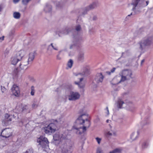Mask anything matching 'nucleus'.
Here are the masks:
<instances>
[{"instance_id":"f257e3e1","label":"nucleus","mask_w":153,"mask_h":153,"mask_svg":"<svg viewBox=\"0 0 153 153\" xmlns=\"http://www.w3.org/2000/svg\"><path fill=\"white\" fill-rule=\"evenodd\" d=\"M24 55V51H20L16 54L11 57L10 59L11 64L13 65H15L18 62L22 60L19 65L20 68L23 70L27 69L28 68V65L31 64L34 58V53H30L27 58H25L22 60Z\"/></svg>"},{"instance_id":"f03ea898","label":"nucleus","mask_w":153,"mask_h":153,"mask_svg":"<svg viewBox=\"0 0 153 153\" xmlns=\"http://www.w3.org/2000/svg\"><path fill=\"white\" fill-rule=\"evenodd\" d=\"M87 109L83 107L79 111V113L82 114L74 123L73 129L77 134H80L86 130V127L82 125L85 122L89 124L90 122L88 120V116L86 114Z\"/></svg>"},{"instance_id":"7ed1b4c3","label":"nucleus","mask_w":153,"mask_h":153,"mask_svg":"<svg viewBox=\"0 0 153 153\" xmlns=\"http://www.w3.org/2000/svg\"><path fill=\"white\" fill-rule=\"evenodd\" d=\"M153 44V35L150 34L142 39L138 43L139 48L141 51L150 47Z\"/></svg>"},{"instance_id":"20e7f679","label":"nucleus","mask_w":153,"mask_h":153,"mask_svg":"<svg viewBox=\"0 0 153 153\" xmlns=\"http://www.w3.org/2000/svg\"><path fill=\"white\" fill-rule=\"evenodd\" d=\"M132 73L129 70H125L123 71L119 74V76L114 79H117L118 82H123L126 80L129 79L131 78Z\"/></svg>"},{"instance_id":"39448f33","label":"nucleus","mask_w":153,"mask_h":153,"mask_svg":"<svg viewBox=\"0 0 153 153\" xmlns=\"http://www.w3.org/2000/svg\"><path fill=\"white\" fill-rule=\"evenodd\" d=\"M56 125L53 123H50L46 126L43 128L45 132L49 134L54 133L56 130Z\"/></svg>"},{"instance_id":"423d86ee","label":"nucleus","mask_w":153,"mask_h":153,"mask_svg":"<svg viewBox=\"0 0 153 153\" xmlns=\"http://www.w3.org/2000/svg\"><path fill=\"white\" fill-rule=\"evenodd\" d=\"M140 0H133L131 3V5L132 6V10L136 13L137 12V10L139 8V7H144L146 6L149 3V1H146V4H142L140 6H139L140 4Z\"/></svg>"},{"instance_id":"0eeeda50","label":"nucleus","mask_w":153,"mask_h":153,"mask_svg":"<svg viewBox=\"0 0 153 153\" xmlns=\"http://www.w3.org/2000/svg\"><path fill=\"white\" fill-rule=\"evenodd\" d=\"M37 142L39 143V145H40L42 148H45L47 146H48L49 142L47 139L44 136H40L37 138Z\"/></svg>"},{"instance_id":"6e6552de","label":"nucleus","mask_w":153,"mask_h":153,"mask_svg":"<svg viewBox=\"0 0 153 153\" xmlns=\"http://www.w3.org/2000/svg\"><path fill=\"white\" fill-rule=\"evenodd\" d=\"M53 139L55 141H62L67 139V135L65 133L61 134L59 132L55 133L53 136Z\"/></svg>"},{"instance_id":"1a4fd4ad","label":"nucleus","mask_w":153,"mask_h":153,"mask_svg":"<svg viewBox=\"0 0 153 153\" xmlns=\"http://www.w3.org/2000/svg\"><path fill=\"white\" fill-rule=\"evenodd\" d=\"M12 135L11 129L6 128L2 130L0 136L1 137L6 139L11 136Z\"/></svg>"},{"instance_id":"9d476101","label":"nucleus","mask_w":153,"mask_h":153,"mask_svg":"<svg viewBox=\"0 0 153 153\" xmlns=\"http://www.w3.org/2000/svg\"><path fill=\"white\" fill-rule=\"evenodd\" d=\"M80 97L79 94L76 92L71 91L69 94L66 95V97H68L69 100L74 101L79 99Z\"/></svg>"},{"instance_id":"9b49d317","label":"nucleus","mask_w":153,"mask_h":153,"mask_svg":"<svg viewBox=\"0 0 153 153\" xmlns=\"http://www.w3.org/2000/svg\"><path fill=\"white\" fill-rule=\"evenodd\" d=\"M62 153H72L71 147L68 146L66 143L62 144L60 146Z\"/></svg>"},{"instance_id":"f8f14e48","label":"nucleus","mask_w":153,"mask_h":153,"mask_svg":"<svg viewBox=\"0 0 153 153\" xmlns=\"http://www.w3.org/2000/svg\"><path fill=\"white\" fill-rule=\"evenodd\" d=\"M11 91L13 95L16 97H19L20 95L19 87L16 85H13L11 88Z\"/></svg>"},{"instance_id":"ddd939ff","label":"nucleus","mask_w":153,"mask_h":153,"mask_svg":"<svg viewBox=\"0 0 153 153\" xmlns=\"http://www.w3.org/2000/svg\"><path fill=\"white\" fill-rule=\"evenodd\" d=\"M99 4L97 1H95L93 2L91 4H90L88 7H87L85 9L86 10V12H84L83 13V14H85L87 11L91 9H93L97 7L99 5Z\"/></svg>"},{"instance_id":"4468645a","label":"nucleus","mask_w":153,"mask_h":153,"mask_svg":"<svg viewBox=\"0 0 153 153\" xmlns=\"http://www.w3.org/2000/svg\"><path fill=\"white\" fill-rule=\"evenodd\" d=\"M104 78V76L101 73H98L96 75L94 81L97 83L102 82Z\"/></svg>"},{"instance_id":"2eb2a0df","label":"nucleus","mask_w":153,"mask_h":153,"mask_svg":"<svg viewBox=\"0 0 153 153\" xmlns=\"http://www.w3.org/2000/svg\"><path fill=\"white\" fill-rule=\"evenodd\" d=\"M104 135L106 138L109 139L113 135L116 136V134L115 132H112L111 131L106 130L104 131Z\"/></svg>"},{"instance_id":"dca6fc26","label":"nucleus","mask_w":153,"mask_h":153,"mask_svg":"<svg viewBox=\"0 0 153 153\" xmlns=\"http://www.w3.org/2000/svg\"><path fill=\"white\" fill-rule=\"evenodd\" d=\"M14 115V114L10 115L8 114H6L4 116L5 120L8 122L11 121L13 118L16 117Z\"/></svg>"},{"instance_id":"f3484780","label":"nucleus","mask_w":153,"mask_h":153,"mask_svg":"<svg viewBox=\"0 0 153 153\" xmlns=\"http://www.w3.org/2000/svg\"><path fill=\"white\" fill-rule=\"evenodd\" d=\"M83 80V78H80V79L79 81V82H75L74 83L75 84L78 85L79 88H83L85 86V83L82 82V81Z\"/></svg>"},{"instance_id":"a211bd4d","label":"nucleus","mask_w":153,"mask_h":153,"mask_svg":"<svg viewBox=\"0 0 153 153\" xmlns=\"http://www.w3.org/2000/svg\"><path fill=\"white\" fill-rule=\"evenodd\" d=\"M125 104V103L123 102L122 99H118L117 102V106L118 108H123V105Z\"/></svg>"},{"instance_id":"6ab92c4d","label":"nucleus","mask_w":153,"mask_h":153,"mask_svg":"<svg viewBox=\"0 0 153 153\" xmlns=\"http://www.w3.org/2000/svg\"><path fill=\"white\" fill-rule=\"evenodd\" d=\"M84 58V53L83 52H80L78 56V59L79 61H82Z\"/></svg>"},{"instance_id":"aec40b11","label":"nucleus","mask_w":153,"mask_h":153,"mask_svg":"<svg viewBox=\"0 0 153 153\" xmlns=\"http://www.w3.org/2000/svg\"><path fill=\"white\" fill-rule=\"evenodd\" d=\"M71 30L70 29H65L61 31V33H62L64 35L67 34L69 33L70 32H72L74 30H72L71 31Z\"/></svg>"},{"instance_id":"412c9836","label":"nucleus","mask_w":153,"mask_h":153,"mask_svg":"<svg viewBox=\"0 0 153 153\" xmlns=\"http://www.w3.org/2000/svg\"><path fill=\"white\" fill-rule=\"evenodd\" d=\"M64 88L66 91L71 90L73 88V87L72 85L69 84L64 85Z\"/></svg>"},{"instance_id":"4be33fe9","label":"nucleus","mask_w":153,"mask_h":153,"mask_svg":"<svg viewBox=\"0 0 153 153\" xmlns=\"http://www.w3.org/2000/svg\"><path fill=\"white\" fill-rule=\"evenodd\" d=\"M73 61L71 59H70L68 61L67 64V69L71 68L72 66Z\"/></svg>"},{"instance_id":"5701e85b","label":"nucleus","mask_w":153,"mask_h":153,"mask_svg":"<svg viewBox=\"0 0 153 153\" xmlns=\"http://www.w3.org/2000/svg\"><path fill=\"white\" fill-rule=\"evenodd\" d=\"M13 16L15 19H18L20 18L21 14L19 12H15L13 13Z\"/></svg>"},{"instance_id":"b1692460","label":"nucleus","mask_w":153,"mask_h":153,"mask_svg":"<svg viewBox=\"0 0 153 153\" xmlns=\"http://www.w3.org/2000/svg\"><path fill=\"white\" fill-rule=\"evenodd\" d=\"M51 6L49 4L47 5L45 7L44 10L46 12H49L51 11Z\"/></svg>"},{"instance_id":"393cba45","label":"nucleus","mask_w":153,"mask_h":153,"mask_svg":"<svg viewBox=\"0 0 153 153\" xmlns=\"http://www.w3.org/2000/svg\"><path fill=\"white\" fill-rule=\"evenodd\" d=\"M119 75L116 76H115L114 78V79H113L112 81L111 82V83L114 85H115L117 84H118L120 82H118V80L117 79H116L115 80H114V79L117 77V76H118Z\"/></svg>"},{"instance_id":"a878e982","label":"nucleus","mask_w":153,"mask_h":153,"mask_svg":"<svg viewBox=\"0 0 153 153\" xmlns=\"http://www.w3.org/2000/svg\"><path fill=\"white\" fill-rule=\"evenodd\" d=\"M122 149L120 148H116L110 152L109 153H117L120 152Z\"/></svg>"},{"instance_id":"bb28decb","label":"nucleus","mask_w":153,"mask_h":153,"mask_svg":"<svg viewBox=\"0 0 153 153\" xmlns=\"http://www.w3.org/2000/svg\"><path fill=\"white\" fill-rule=\"evenodd\" d=\"M83 70V72L82 73V74L83 75H87L88 74L89 70L88 68L85 67L84 68Z\"/></svg>"},{"instance_id":"cd10ccee","label":"nucleus","mask_w":153,"mask_h":153,"mask_svg":"<svg viewBox=\"0 0 153 153\" xmlns=\"http://www.w3.org/2000/svg\"><path fill=\"white\" fill-rule=\"evenodd\" d=\"M149 145L148 143L147 142H144L142 145V148L143 149L147 148Z\"/></svg>"},{"instance_id":"c85d7f7f","label":"nucleus","mask_w":153,"mask_h":153,"mask_svg":"<svg viewBox=\"0 0 153 153\" xmlns=\"http://www.w3.org/2000/svg\"><path fill=\"white\" fill-rule=\"evenodd\" d=\"M31 90L30 94L32 96H33L35 92V88L33 86H32L31 87Z\"/></svg>"},{"instance_id":"c756f323","label":"nucleus","mask_w":153,"mask_h":153,"mask_svg":"<svg viewBox=\"0 0 153 153\" xmlns=\"http://www.w3.org/2000/svg\"><path fill=\"white\" fill-rule=\"evenodd\" d=\"M51 46L52 47L53 49L56 50H58V48L57 46L55 44H53V43H51L50 45L49 46V47Z\"/></svg>"},{"instance_id":"7c9ffc66","label":"nucleus","mask_w":153,"mask_h":153,"mask_svg":"<svg viewBox=\"0 0 153 153\" xmlns=\"http://www.w3.org/2000/svg\"><path fill=\"white\" fill-rule=\"evenodd\" d=\"M137 137V135H135V133H133L131 135V138L132 140H134L136 139Z\"/></svg>"},{"instance_id":"2f4dec72","label":"nucleus","mask_w":153,"mask_h":153,"mask_svg":"<svg viewBox=\"0 0 153 153\" xmlns=\"http://www.w3.org/2000/svg\"><path fill=\"white\" fill-rule=\"evenodd\" d=\"M96 153H103L102 149L100 147L97 148V149Z\"/></svg>"},{"instance_id":"473e14b6","label":"nucleus","mask_w":153,"mask_h":153,"mask_svg":"<svg viewBox=\"0 0 153 153\" xmlns=\"http://www.w3.org/2000/svg\"><path fill=\"white\" fill-rule=\"evenodd\" d=\"M31 0H22V2L23 4L24 5H27Z\"/></svg>"},{"instance_id":"72a5a7b5","label":"nucleus","mask_w":153,"mask_h":153,"mask_svg":"<svg viewBox=\"0 0 153 153\" xmlns=\"http://www.w3.org/2000/svg\"><path fill=\"white\" fill-rule=\"evenodd\" d=\"M95 139L97 142L98 144H100L101 141L102 140V139L100 138H99L98 137H97L95 138Z\"/></svg>"},{"instance_id":"f704fd0d","label":"nucleus","mask_w":153,"mask_h":153,"mask_svg":"<svg viewBox=\"0 0 153 153\" xmlns=\"http://www.w3.org/2000/svg\"><path fill=\"white\" fill-rule=\"evenodd\" d=\"M38 104L39 103L38 102H34L32 105V106L33 108H36L38 106Z\"/></svg>"},{"instance_id":"c9c22d12","label":"nucleus","mask_w":153,"mask_h":153,"mask_svg":"<svg viewBox=\"0 0 153 153\" xmlns=\"http://www.w3.org/2000/svg\"><path fill=\"white\" fill-rule=\"evenodd\" d=\"M116 69V68H113L111 70V72L110 71H107L106 72V73L108 75H110L111 74V73H113L114 72Z\"/></svg>"},{"instance_id":"e433bc0d","label":"nucleus","mask_w":153,"mask_h":153,"mask_svg":"<svg viewBox=\"0 0 153 153\" xmlns=\"http://www.w3.org/2000/svg\"><path fill=\"white\" fill-rule=\"evenodd\" d=\"M81 29V27L79 25H77L76 27L75 30L77 31H79Z\"/></svg>"},{"instance_id":"4c0bfd02","label":"nucleus","mask_w":153,"mask_h":153,"mask_svg":"<svg viewBox=\"0 0 153 153\" xmlns=\"http://www.w3.org/2000/svg\"><path fill=\"white\" fill-rule=\"evenodd\" d=\"M74 44H72L70 46V49H72L73 48H74V47L75 46H76L77 44L76 43H75V42H73Z\"/></svg>"},{"instance_id":"58836bf2","label":"nucleus","mask_w":153,"mask_h":153,"mask_svg":"<svg viewBox=\"0 0 153 153\" xmlns=\"http://www.w3.org/2000/svg\"><path fill=\"white\" fill-rule=\"evenodd\" d=\"M1 90L2 93H4L6 91V89L4 86H1Z\"/></svg>"},{"instance_id":"ea45409f","label":"nucleus","mask_w":153,"mask_h":153,"mask_svg":"<svg viewBox=\"0 0 153 153\" xmlns=\"http://www.w3.org/2000/svg\"><path fill=\"white\" fill-rule=\"evenodd\" d=\"M132 15V13H131L130 14V15H128L126 17V18H125V20H127L129 18V17L131 15Z\"/></svg>"},{"instance_id":"a19ab883","label":"nucleus","mask_w":153,"mask_h":153,"mask_svg":"<svg viewBox=\"0 0 153 153\" xmlns=\"http://www.w3.org/2000/svg\"><path fill=\"white\" fill-rule=\"evenodd\" d=\"M28 108V107L27 105H25L22 108V111H23L24 110V109H27Z\"/></svg>"},{"instance_id":"79ce46f5","label":"nucleus","mask_w":153,"mask_h":153,"mask_svg":"<svg viewBox=\"0 0 153 153\" xmlns=\"http://www.w3.org/2000/svg\"><path fill=\"white\" fill-rule=\"evenodd\" d=\"M107 111V115L109 114V112L108 109V107H106L105 109Z\"/></svg>"},{"instance_id":"37998d69","label":"nucleus","mask_w":153,"mask_h":153,"mask_svg":"<svg viewBox=\"0 0 153 153\" xmlns=\"http://www.w3.org/2000/svg\"><path fill=\"white\" fill-rule=\"evenodd\" d=\"M20 0H13V2L15 4L17 3Z\"/></svg>"},{"instance_id":"c03bdc74","label":"nucleus","mask_w":153,"mask_h":153,"mask_svg":"<svg viewBox=\"0 0 153 153\" xmlns=\"http://www.w3.org/2000/svg\"><path fill=\"white\" fill-rule=\"evenodd\" d=\"M147 122H143L142 123V125L143 126H144L146 124H147Z\"/></svg>"},{"instance_id":"a18cd8bd","label":"nucleus","mask_w":153,"mask_h":153,"mask_svg":"<svg viewBox=\"0 0 153 153\" xmlns=\"http://www.w3.org/2000/svg\"><path fill=\"white\" fill-rule=\"evenodd\" d=\"M57 59L58 60H60L61 59V58L59 56V55H58L57 56Z\"/></svg>"},{"instance_id":"49530a36","label":"nucleus","mask_w":153,"mask_h":153,"mask_svg":"<svg viewBox=\"0 0 153 153\" xmlns=\"http://www.w3.org/2000/svg\"><path fill=\"white\" fill-rule=\"evenodd\" d=\"M145 60L144 59H143L141 62V65H142L143 63L144 62Z\"/></svg>"},{"instance_id":"de8ad7c7","label":"nucleus","mask_w":153,"mask_h":153,"mask_svg":"<svg viewBox=\"0 0 153 153\" xmlns=\"http://www.w3.org/2000/svg\"><path fill=\"white\" fill-rule=\"evenodd\" d=\"M4 36H2L1 37H0V39L1 40H4Z\"/></svg>"},{"instance_id":"09e8293b","label":"nucleus","mask_w":153,"mask_h":153,"mask_svg":"<svg viewBox=\"0 0 153 153\" xmlns=\"http://www.w3.org/2000/svg\"><path fill=\"white\" fill-rule=\"evenodd\" d=\"M111 121L110 120H106V122L107 123H110L111 122Z\"/></svg>"},{"instance_id":"8fccbe9b","label":"nucleus","mask_w":153,"mask_h":153,"mask_svg":"<svg viewBox=\"0 0 153 153\" xmlns=\"http://www.w3.org/2000/svg\"><path fill=\"white\" fill-rule=\"evenodd\" d=\"M96 19H97V17L96 16H94L93 17V20H95Z\"/></svg>"},{"instance_id":"3c124183","label":"nucleus","mask_w":153,"mask_h":153,"mask_svg":"<svg viewBox=\"0 0 153 153\" xmlns=\"http://www.w3.org/2000/svg\"><path fill=\"white\" fill-rule=\"evenodd\" d=\"M137 134L138 135L139 134V131H137Z\"/></svg>"},{"instance_id":"603ef678","label":"nucleus","mask_w":153,"mask_h":153,"mask_svg":"<svg viewBox=\"0 0 153 153\" xmlns=\"http://www.w3.org/2000/svg\"><path fill=\"white\" fill-rule=\"evenodd\" d=\"M81 74H78L77 75H80Z\"/></svg>"},{"instance_id":"864d4df0","label":"nucleus","mask_w":153,"mask_h":153,"mask_svg":"<svg viewBox=\"0 0 153 153\" xmlns=\"http://www.w3.org/2000/svg\"><path fill=\"white\" fill-rule=\"evenodd\" d=\"M128 106H127V108H128Z\"/></svg>"},{"instance_id":"5fc2aeb1","label":"nucleus","mask_w":153,"mask_h":153,"mask_svg":"<svg viewBox=\"0 0 153 153\" xmlns=\"http://www.w3.org/2000/svg\"><path fill=\"white\" fill-rule=\"evenodd\" d=\"M126 94H124V95H126Z\"/></svg>"},{"instance_id":"6e6d98bb","label":"nucleus","mask_w":153,"mask_h":153,"mask_svg":"<svg viewBox=\"0 0 153 153\" xmlns=\"http://www.w3.org/2000/svg\"><path fill=\"white\" fill-rule=\"evenodd\" d=\"M58 122H60V121H58Z\"/></svg>"}]
</instances>
